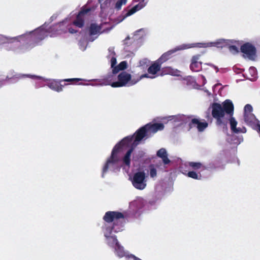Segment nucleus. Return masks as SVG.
Returning <instances> with one entry per match:
<instances>
[{
	"label": "nucleus",
	"instance_id": "nucleus-46",
	"mask_svg": "<svg viewBox=\"0 0 260 260\" xmlns=\"http://www.w3.org/2000/svg\"><path fill=\"white\" fill-rule=\"evenodd\" d=\"M98 3H101V2H103L104 0H98Z\"/></svg>",
	"mask_w": 260,
	"mask_h": 260
},
{
	"label": "nucleus",
	"instance_id": "nucleus-4",
	"mask_svg": "<svg viewBox=\"0 0 260 260\" xmlns=\"http://www.w3.org/2000/svg\"><path fill=\"white\" fill-rule=\"evenodd\" d=\"M212 114L214 118L217 119L218 124L222 123L221 118L223 117L225 113L229 114L230 116V123L232 131L235 134L245 133L246 129L245 127H237V122L232 116L234 112V105L230 100H226L223 103V107L218 103H213L212 105Z\"/></svg>",
	"mask_w": 260,
	"mask_h": 260
},
{
	"label": "nucleus",
	"instance_id": "nucleus-2",
	"mask_svg": "<svg viewBox=\"0 0 260 260\" xmlns=\"http://www.w3.org/2000/svg\"><path fill=\"white\" fill-rule=\"evenodd\" d=\"M67 19L62 22L48 27L45 23L33 31H29L17 38L7 46V49L17 53L25 52L48 36L54 37L61 31L66 32Z\"/></svg>",
	"mask_w": 260,
	"mask_h": 260
},
{
	"label": "nucleus",
	"instance_id": "nucleus-47",
	"mask_svg": "<svg viewBox=\"0 0 260 260\" xmlns=\"http://www.w3.org/2000/svg\"><path fill=\"white\" fill-rule=\"evenodd\" d=\"M94 39H95V38H93V39L91 38L90 41H93Z\"/></svg>",
	"mask_w": 260,
	"mask_h": 260
},
{
	"label": "nucleus",
	"instance_id": "nucleus-42",
	"mask_svg": "<svg viewBox=\"0 0 260 260\" xmlns=\"http://www.w3.org/2000/svg\"><path fill=\"white\" fill-rule=\"evenodd\" d=\"M5 82V80L0 79V88H1L4 85Z\"/></svg>",
	"mask_w": 260,
	"mask_h": 260
},
{
	"label": "nucleus",
	"instance_id": "nucleus-45",
	"mask_svg": "<svg viewBox=\"0 0 260 260\" xmlns=\"http://www.w3.org/2000/svg\"><path fill=\"white\" fill-rule=\"evenodd\" d=\"M205 91L208 93L209 95H210V92L208 90H206Z\"/></svg>",
	"mask_w": 260,
	"mask_h": 260
},
{
	"label": "nucleus",
	"instance_id": "nucleus-35",
	"mask_svg": "<svg viewBox=\"0 0 260 260\" xmlns=\"http://www.w3.org/2000/svg\"><path fill=\"white\" fill-rule=\"evenodd\" d=\"M127 0H118L115 4V9L119 10H120L122 5H125Z\"/></svg>",
	"mask_w": 260,
	"mask_h": 260
},
{
	"label": "nucleus",
	"instance_id": "nucleus-5",
	"mask_svg": "<svg viewBox=\"0 0 260 260\" xmlns=\"http://www.w3.org/2000/svg\"><path fill=\"white\" fill-rule=\"evenodd\" d=\"M145 77H148L147 74H143L140 76L136 75L133 76L130 73L126 71H122L117 76V80L110 83L111 81H105L100 84H94L93 83H83L82 82L79 83L78 85H91V86H98V85H110L112 87H131L136 85L142 79Z\"/></svg>",
	"mask_w": 260,
	"mask_h": 260
},
{
	"label": "nucleus",
	"instance_id": "nucleus-27",
	"mask_svg": "<svg viewBox=\"0 0 260 260\" xmlns=\"http://www.w3.org/2000/svg\"><path fill=\"white\" fill-rule=\"evenodd\" d=\"M145 152L142 150H139L134 153L133 155V161H139L140 160L144 157Z\"/></svg>",
	"mask_w": 260,
	"mask_h": 260
},
{
	"label": "nucleus",
	"instance_id": "nucleus-48",
	"mask_svg": "<svg viewBox=\"0 0 260 260\" xmlns=\"http://www.w3.org/2000/svg\"><path fill=\"white\" fill-rule=\"evenodd\" d=\"M3 37V36H0V39L1 40L2 39V38Z\"/></svg>",
	"mask_w": 260,
	"mask_h": 260
},
{
	"label": "nucleus",
	"instance_id": "nucleus-39",
	"mask_svg": "<svg viewBox=\"0 0 260 260\" xmlns=\"http://www.w3.org/2000/svg\"><path fill=\"white\" fill-rule=\"evenodd\" d=\"M79 46L80 49L84 51L86 49L87 43L84 41H80L79 42Z\"/></svg>",
	"mask_w": 260,
	"mask_h": 260
},
{
	"label": "nucleus",
	"instance_id": "nucleus-26",
	"mask_svg": "<svg viewBox=\"0 0 260 260\" xmlns=\"http://www.w3.org/2000/svg\"><path fill=\"white\" fill-rule=\"evenodd\" d=\"M100 80H99V79L86 80V79H81V78H69V79H65L62 80L61 81V82L62 81L68 82H70L71 84H76V82L80 81L90 82V81H100Z\"/></svg>",
	"mask_w": 260,
	"mask_h": 260
},
{
	"label": "nucleus",
	"instance_id": "nucleus-34",
	"mask_svg": "<svg viewBox=\"0 0 260 260\" xmlns=\"http://www.w3.org/2000/svg\"><path fill=\"white\" fill-rule=\"evenodd\" d=\"M36 82L35 83V87L36 88H39L42 87L46 86V83L44 84L43 82H45L44 80H34Z\"/></svg>",
	"mask_w": 260,
	"mask_h": 260
},
{
	"label": "nucleus",
	"instance_id": "nucleus-29",
	"mask_svg": "<svg viewBox=\"0 0 260 260\" xmlns=\"http://www.w3.org/2000/svg\"><path fill=\"white\" fill-rule=\"evenodd\" d=\"M100 4V8L101 9V13H104V12L107 9L110 5V3L108 2V0H105L102 2L98 3Z\"/></svg>",
	"mask_w": 260,
	"mask_h": 260
},
{
	"label": "nucleus",
	"instance_id": "nucleus-38",
	"mask_svg": "<svg viewBox=\"0 0 260 260\" xmlns=\"http://www.w3.org/2000/svg\"><path fill=\"white\" fill-rule=\"evenodd\" d=\"M252 107L249 105L247 104L244 107V115H246V114H249L252 113Z\"/></svg>",
	"mask_w": 260,
	"mask_h": 260
},
{
	"label": "nucleus",
	"instance_id": "nucleus-11",
	"mask_svg": "<svg viewBox=\"0 0 260 260\" xmlns=\"http://www.w3.org/2000/svg\"><path fill=\"white\" fill-rule=\"evenodd\" d=\"M148 175L143 170L134 173L129 177L133 187L137 190H143L147 186Z\"/></svg>",
	"mask_w": 260,
	"mask_h": 260
},
{
	"label": "nucleus",
	"instance_id": "nucleus-41",
	"mask_svg": "<svg viewBox=\"0 0 260 260\" xmlns=\"http://www.w3.org/2000/svg\"><path fill=\"white\" fill-rule=\"evenodd\" d=\"M200 77H201V79L203 81V85H205L206 83V82H207L205 76H203V75H201Z\"/></svg>",
	"mask_w": 260,
	"mask_h": 260
},
{
	"label": "nucleus",
	"instance_id": "nucleus-28",
	"mask_svg": "<svg viewBox=\"0 0 260 260\" xmlns=\"http://www.w3.org/2000/svg\"><path fill=\"white\" fill-rule=\"evenodd\" d=\"M243 140V137L242 136H238L237 137H236L235 135H232L231 136V140L230 141L228 139V141L231 143H233L234 144L239 145L240 144Z\"/></svg>",
	"mask_w": 260,
	"mask_h": 260
},
{
	"label": "nucleus",
	"instance_id": "nucleus-37",
	"mask_svg": "<svg viewBox=\"0 0 260 260\" xmlns=\"http://www.w3.org/2000/svg\"><path fill=\"white\" fill-rule=\"evenodd\" d=\"M249 72L251 77L253 78V79H255L256 77L257 72L255 68L253 67H251L249 69Z\"/></svg>",
	"mask_w": 260,
	"mask_h": 260
},
{
	"label": "nucleus",
	"instance_id": "nucleus-17",
	"mask_svg": "<svg viewBox=\"0 0 260 260\" xmlns=\"http://www.w3.org/2000/svg\"><path fill=\"white\" fill-rule=\"evenodd\" d=\"M161 64V63L158 62V60H157L154 63H153L148 68V74H146L148 77H145L144 78H148L151 79L155 78L156 77V74L160 69Z\"/></svg>",
	"mask_w": 260,
	"mask_h": 260
},
{
	"label": "nucleus",
	"instance_id": "nucleus-7",
	"mask_svg": "<svg viewBox=\"0 0 260 260\" xmlns=\"http://www.w3.org/2000/svg\"><path fill=\"white\" fill-rule=\"evenodd\" d=\"M108 51V58L109 59L112 71L105 75L104 79L107 81H112L115 79L116 74L120 71H124L123 70L127 68V62L125 61H122L119 64L116 65L117 60L114 49L110 48Z\"/></svg>",
	"mask_w": 260,
	"mask_h": 260
},
{
	"label": "nucleus",
	"instance_id": "nucleus-10",
	"mask_svg": "<svg viewBox=\"0 0 260 260\" xmlns=\"http://www.w3.org/2000/svg\"><path fill=\"white\" fill-rule=\"evenodd\" d=\"M236 43L237 42L235 41L225 39H219L214 42L199 43V44H202V46H199V48H207L211 46H216L218 48L228 47L230 51L234 54L239 52V47L235 45Z\"/></svg>",
	"mask_w": 260,
	"mask_h": 260
},
{
	"label": "nucleus",
	"instance_id": "nucleus-31",
	"mask_svg": "<svg viewBox=\"0 0 260 260\" xmlns=\"http://www.w3.org/2000/svg\"><path fill=\"white\" fill-rule=\"evenodd\" d=\"M83 17H76L75 20L74 21V24L79 28H81L84 25Z\"/></svg>",
	"mask_w": 260,
	"mask_h": 260
},
{
	"label": "nucleus",
	"instance_id": "nucleus-30",
	"mask_svg": "<svg viewBox=\"0 0 260 260\" xmlns=\"http://www.w3.org/2000/svg\"><path fill=\"white\" fill-rule=\"evenodd\" d=\"M188 165L190 167H191L192 169H199L201 168H203V169L204 170V169H205L204 167H206L205 166H204L201 162H189Z\"/></svg>",
	"mask_w": 260,
	"mask_h": 260
},
{
	"label": "nucleus",
	"instance_id": "nucleus-20",
	"mask_svg": "<svg viewBox=\"0 0 260 260\" xmlns=\"http://www.w3.org/2000/svg\"><path fill=\"white\" fill-rule=\"evenodd\" d=\"M157 156L162 159L164 165H168L170 162V160L168 157L166 150L165 148H161L157 152Z\"/></svg>",
	"mask_w": 260,
	"mask_h": 260
},
{
	"label": "nucleus",
	"instance_id": "nucleus-24",
	"mask_svg": "<svg viewBox=\"0 0 260 260\" xmlns=\"http://www.w3.org/2000/svg\"><path fill=\"white\" fill-rule=\"evenodd\" d=\"M143 7V4L139 3L132 8L129 9L124 16H130Z\"/></svg>",
	"mask_w": 260,
	"mask_h": 260
},
{
	"label": "nucleus",
	"instance_id": "nucleus-9",
	"mask_svg": "<svg viewBox=\"0 0 260 260\" xmlns=\"http://www.w3.org/2000/svg\"><path fill=\"white\" fill-rule=\"evenodd\" d=\"M129 210L132 214H140L145 210H150L155 209L156 205L155 202L152 201L146 203L145 201L141 197H138L136 199L129 203Z\"/></svg>",
	"mask_w": 260,
	"mask_h": 260
},
{
	"label": "nucleus",
	"instance_id": "nucleus-8",
	"mask_svg": "<svg viewBox=\"0 0 260 260\" xmlns=\"http://www.w3.org/2000/svg\"><path fill=\"white\" fill-rule=\"evenodd\" d=\"M29 78L32 80H41L43 79L46 83V86H47L51 89L59 92L62 91L63 86L60 84L61 81L52 79H46L43 77L36 76L31 74H18L14 76L13 78L16 79H22L24 78Z\"/></svg>",
	"mask_w": 260,
	"mask_h": 260
},
{
	"label": "nucleus",
	"instance_id": "nucleus-44",
	"mask_svg": "<svg viewBox=\"0 0 260 260\" xmlns=\"http://www.w3.org/2000/svg\"><path fill=\"white\" fill-rule=\"evenodd\" d=\"M219 85H220V84H216L213 86V90H215V88Z\"/></svg>",
	"mask_w": 260,
	"mask_h": 260
},
{
	"label": "nucleus",
	"instance_id": "nucleus-33",
	"mask_svg": "<svg viewBox=\"0 0 260 260\" xmlns=\"http://www.w3.org/2000/svg\"><path fill=\"white\" fill-rule=\"evenodd\" d=\"M149 64V61L147 58H143L140 60L139 63V66L144 69L148 66Z\"/></svg>",
	"mask_w": 260,
	"mask_h": 260
},
{
	"label": "nucleus",
	"instance_id": "nucleus-13",
	"mask_svg": "<svg viewBox=\"0 0 260 260\" xmlns=\"http://www.w3.org/2000/svg\"><path fill=\"white\" fill-rule=\"evenodd\" d=\"M145 29L144 28L140 29L136 31L132 37L128 36L123 41L124 45H129L127 41L131 40L130 43L135 44L136 45H139L141 44L144 37L145 36Z\"/></svg>",
	"mask_w": 260,
	"mask_h": 260
},
{
	"label": "nucleus",
	"instance_id": "nucleus-40",
	"mask_svg": "<svg viewBox=\"0 0 260 260\" xmlns=\"http://www.w3.org/2000/svg\"><path fill=\"white\" fill-rule=\"evenodd\" d=\"M68 30H69V32H70L71 34H74L77 32V30H75L71 26L69 27Z\"/></svg>",
	"mask_w": 260,
	"mask_h": 260
},
{
	"label": "nucleus",
	"instance_id": "nucleus-18",
	"mask_svg": "<svg viewBox=\"0 0 260 260\" xmlns=\"http://www.w3.org/2000/svg\"><path fill=\"white\" fill-rule=\"evenodd\" d=\"M200 57V55H194L192 57L190 69L193 72H199L202 69V62L198 61Z\"/></svg>",
	"mask_w": 260,
	"mask_h": 260
},
{
	"label": "nucleus",
	"instance_id": "nucleus-32",
	"mask_svg": "<svg viewBox=\"0 0 260 260\" xmlns=\"http://www.w3.org/2000/svg\"><path fill=\"white\" fill-rule=\"evenodd\" d=\"M187 176L190 178L197 180H199L201 178V175H198L196 172L194 171L188 172L187 173Z\"/></svg>",
	"mask_w": 260,
	"mask_h": 260
},
{
	"label": "nucleus",
	"instance_id": "nucleus-22",
	"mask_svg": "<svg viewBox=\"0 0 260 260\" xmlns=\"http://www.w3.org/2000/svg\"><path fill=\"white\" fill-rule=\"evenodd\" d=\"M184 80L186 81V84L189 87L196 89H200V86L197 83L193 77L190 76H187Z\"/></svg>",
	"mask_w": 260,
	"mask_h": 260
},
{
	"label": "nucleus",
	"instance_id": "nucleus-14",
	"mask_svg": "<svg viewBox=\"0 0 260 260\" xmlns=\"http://www.w3.org/2000/svg\"><path fill=\"white\" fill-rule=\"evenodd\" d=\"M241 51L245 58L250 60H254L256 57V49L254 46L249 43H245L241 46Z\"/></svg>",
	"mask_w": 260,
	"mask_h": 260
},
{
	"label": "nucleus",
	"instance_id": "nucleus-19",
	"mask_svg": "<svg viewBox=\"0 0 260 260\" xmlns=\"http://www.w3.org/2000/svg\"><path fill=\"white\" fill-rule=\"evenodd\" d=\"M196 126L199 132H203L208 125L207 122H201L200 120L196 118L191 119V126Z\"/></svg>",
	"mask_w": 260,
	"mask_h": 260
},
{
	"label": "nucleus",
	"instance_id": "nucleus-36",
	"mask_svg": "<svg viewBox=\"0 0 260 260\" xmlns=\"http://www.w3.org/2000/svg\"><path fill=\"white\" fill-rule=\"evenodd\" d=\"M149 175L151 178H154L156 177L157 171L156 169L152 166H150L149 168Z\"/></svg>",
	"mask_w": 260,
	"mask_h": 260
},
{
	"label": "nucleus",
	"instance_id": "nucleus-43",
	"mask_svg": "<svg viewBox=\"0 0 260 260\" xmlns=\"http://www.w3.org/2000/svg\"><path fill=\"white\" fill-rule=\"evenodd\" d=\"M210 66H212L214 69H215L216 70V72H218V69L217 67L213 65V64H209Z\"/></svg>",
	"mask_w": 260,
	"mask_h": 260
},
{
	"label": "nucleus",
	"instance_id": "nucleus-12",
	"mask_svg": "<svg viewBox=\"0 0 260 260\" xmlns=\"http://www.w3.org/2000/svg\"><path fill=\"white\" fill-rule=\"evenodd\" d=\"M199 46H202V44L191 43V44H183L175 47L174 48L171 49L164 53L158 59V62L162 63L171 58L173 56V54L178 51L183 50L191 48H199Z\"/></svg>",
	"mask_w": 260,
	"mask_h": 260
},
{
	"label": "nucleus",
	"instance_id": "nucleus-6",
	"mask_svg": "<svg viewBox=\"0 0 260 260\" xmlns=\"http://www.w3.org/2000/svg\"><path fill=\"white\" fill-rule=\"evenodd\" d=\"M101 23L91 24L89 28V35L92 37L102 33H106L111 30L116 24L122 22L125 17H101Z\"/></svg>",
	"mask_w": 260,
	"mask_h": 260
},
{
	"label": "nucleus",
	"instance_id": "nucleus-15",
	"mask_svg": "<svg viewBox=\"0 0 260 260\" xmlns=\"http://www.w3.org/2000/svg\"><path fill=\"white\" fill-rule=\"evenodd\" d=\"M98 7V4H92L88 1L87 3L84 5L80 9L76 16L81 17L86 15H90L93 14L94 11Z\"/></svg>",
	"mask_w": 260,
	"mask_h": 260
},
{
	"label": "nucleus",
	"instance_id": "nucleus-3",
	"mask_svg": "<svg viewBox=\"0 0 260 260\" xmlns=\"http://www.w3.org/2000/svg\"><path fill=\"white\" fill-rule=\"evenodd\" d=\"M105 221L102 226V232L105 238V242L115 250L116 255L119 257H127L128 253L124 250L123 247L119 243L116 236L113 234L118 233L123 230L124 216L119 212L108 211L103 217Z\"/></svg>",
	"mask_w": 260,
	"mask_h": 260
},
{
	"label": "nucleus",
	"instance_id": "nucleus-21",
	"mask_svg": "<svg viewBox=\"0 0 260 260\" xmlns=\"http://www.w3.org/2000/svg\"><path fill=\"white\" fill-rule=\"evenodd\" d=\"M205 169H223L224 165L222 164L220 160H215L214 161L210 162L206 167H204Z\"/></svg>",
	"mask_w": 260,
	"mask_h": 260
},
{
	"label": "nucleus",
	"instance_id": "nucleus-23",
	"mask_svg": "<svg viewBox=\"0 0 260 260\" xmlns=\"http://www.w3.org/2000/svg\"><path fill=\"white\" fill-rule=\"evenodd\" d=\"M163 73L165 74H169L172 76H178L180 75V71L177 69H173L168 67L163 68Z\"/></svg>",
	"mask_w": 260,
	"mask_h": 260
},
{
	"label": "nucleus",
	"instance_id": "nucleus-16",
	"mask_svg": "<svg viewBox=\"0 0 260 260\" xmlns=\"http://www.w3.org/2000/svg\"><path fill=\"white\" fill-rule=\"evenodd\" d=\"M168 121H173L174 123L180 125L189 121L190 117L183 114L169 116L165 118Z\"/></svg>",
	"mask_w": 260,
	"mask_h": 260
},
{
	"label": "nucleus",
	"instance_id": "nucleus-25",
	"mask_svg": "<svg viewBox=\"0 0 260 260\" xmlns=\"http://www.w3.org/2000/svg\"><path fill=\"white\" fill-rule=\"evenodd\" d=\"M143 7V4L139 3L132 8L129 9L124 16H130Z\"/></svg>",
	"mask_w": 260,
	"mask_h": 260
},
{
	"label": "nucleus",
	"instance_id": "nucleus-1",
	"mask_svg": "<svg viewBox=\"0 0 260 260\" xmlns=\"http://www.w3.org/2000/svg\"><path fill=\"white\" fill-rule=\"evenodd\" d=\"M164 128V125L161 123H148L138 129L134 135L124 138L113 148L111 156L103 166L102 177L104 178L108 171H118L122 166L124 169L128 170L131 154L134 148L143 140H146L158 131Z\"/></svg>",
	"mask_w": 260,
	"mask_h": 260
}]
</instances>
